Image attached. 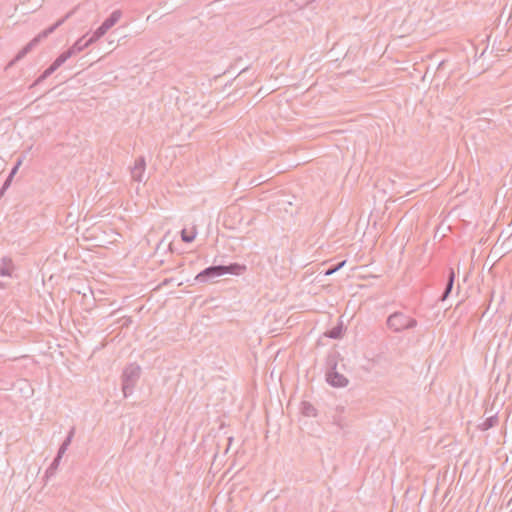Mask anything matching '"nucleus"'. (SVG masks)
I'll list each match as a JSON object with an SVG mask.
<instances>
[{
	"instance_id": "14",
	"label": "nucleus",
	"mask_w": 512,
	"mask_h": 512,
	"mask_svg": "<svg viewBox=\"0 0 512 512\" xmlns=\"http://www.w3.org/2000/svg\"><path fill=\"white\" fill-rule=\"evenodd\" d=\"M22 160L20 158L17 159L15 165L13 166L12 170L10 171L7 179L5 180L4 184L2 185V195L4 194L5 190L10 186L11 181L14 177V175L17 173L19 166L21 165Z\"/></svg>"
},
{
	"instance_id": "15",
	"label": "nucleus",
	"mask_w": 512,
	"mask_h": 512,
	"mask_svg": "<svg viewBox=\"0 0 512 512\" xmlns=\"http://www.w3.org/2000/svg\"><path fill=\"white\" fill-rule=\"evenodd\" d=\"M108 30H106L104 28L103 25H100L94 32L93 34L91 35V37L89 38L90 42L93 44L94 42H96L98 39H100L102 36H104L106 34Z\"/></svg>"
},
{
	"instance_id": "21",
	"label": "nucleus",
	"mask_w": 512,
	"mask_h": 512,
	"mask_svg": "<svg viewBox=\"0 0 512 512\" xmlns=\"http://www.w3.org/2000/svg\"><path fill=\"white\" fill-rule=\"evenodd\" d=\"M69 446H67L66 444L62 443L59 447V450H58V453L56 456H58V459H61L62 456L65 454V452L67 451Z\"/></svg>"
},
{
	"instance_id": "9",
	"label": "nucleus",
	"mask_w": 512,
	"mask_h": 512,
	"mask_svg": "<svg viewBox=\"0 0 512 512\" xmlns=\"http://www.w3.org/2000/svg\"><path fill=\"white\" fill-rule=\"evenodd\" d=\"M246 271V266L238 263H231L229 265H223V275L224 274H233V275H241Z\"/></svg>"
},
{
	"instance_id": "17",
	"label": "nucleus",
	"mask_w": 512,
	"mask_h": 512,
	"mask_svg": "<svg viewBox=\"0 0 512 512\" xmlns=\"http://www.w3.org/2000/svg\"><path fill=\"white\" fill-rule=\"evenodd\" d=\"M60 461H61V459H58V456H56L54 458V460L52 461V463L46 470V476H52L55 473V471L57 470V468L59 466Z\"/></svg>"
},
{
	"instance_id": "10",
	"label": "nucleus",
	"mask_w": 512,
	"mask_h": 512,
	"mask_svg": "<svg viewBox=\"0 0 512 512\" xmlns=\"http://www.w3.org/2000/svg\"><path fill=\"white\" fill-rule=\"evenodd\" d=\"M454 280H455V272H454L453 268H450L449 269L447 283H446V287H445V289H444V291L442 293V296L440 297L441 301H444V300H446L448 298L449 294L451 293V291L453 289Z\"/></svg>"
},
{
	"instance_id": "7",
	"label": "nucleus",
	"mask_w": 512,
	"mask_h": 512,
	"mask_svg": "<svg viewBox=\"0 0 512 512\" xmlns=\"http://www.w3.org/2000/svg\"><path fill=\"white\" fill-rule=\"evenodd\" d=\"M146 162L144 157H140L135 161L133 168L131 169V176L135 181L141 182L145 171Z\"/></svg>"
},
{
	"instance_id": "11",
	"label": "nucleus",
	"mask_w": 512,
	"mask_h": 512,
	"mask_svg": "<svg viewBox=\"0 0 512 512\" xmlns=\"http://www.w3.org/2000/svg\"><path fill=\"white\" fill-rule=\"evenodd\" d=\"M121 16L122 12L120 10H115L103 21L101 25H103L106 30H109L120 20Z\"/></svg>"
},
{
	"instance_id": "5",
	"label": "nucleus",
	"mask_w": 512,
	"mask_h": 512,
	"mask_svg": "<svg viewBox=\"0 0 512 512\" xmlns=\"http://www.w3.org/2000/svg\"><path fill=\"white\" fill-rule=\"evenodd\" d=\"M141 368L136 363L129 364L123 371L122 374V391L124 397H128L132 394V391L140 378Z\"/></svg>"
},
{
	"instance_id": "20",
	"label": "nucleus",
	"mask_w": 512,
	"mask_h": 512,
	"mask_svg": "<svg viewBox=\"0 0 512 512\" xmlns=\"http://www.w3.org/2000/svg\"><path fill=\"white\" fill-rule=\"evenodd\" d=\"M345 264V261H342L340 262L339 264H337L336 266H333L331 268H329L327 271H326V275H331L333 274L334 272H336L337 270H339L340 268H342Z\"/></svg>"
},
{
	"instance_id": "16",
	"label": "nucleus",
	"mask_w": 512,
	"mask_h": 512,
	"mask_svg": "<svg viewBox=\"0 0 512 512\" xmlns=\"http://www.w3.org/2000/svg\"><path fill=\"white\" fill-rule=\"evenodd\" d=\"M196 237V232L193 229L192 231L188 232L186 229H183L181 231V238L183 242L191 243Z\"/></svg>"
},
{
	"instance_id": "13",
	"label": "nucleus",
	"mask_w": 512,
	"mask_h": 512,
	"mask_svg": "<svg viewBox=\"0 0 512 512\" xmlns=\"http://www.w3.org/2000/svg\"><path fill=\"white\" fill-rule=\"evenodd\" d=\"M498 424V417L496 414L487 417L481 424H479L478 428L481 431L489 430Z\"/></svg>"
},
{
	"instance_id": "12",
	"label": "nucleus",
	"mask_w": 512,
	"mask_h": 512,
	"mask_svg": "<svg viewBox=\"0 0 512 512\" xmlns=\"http://www.w3.org/2000/svg\"><path fill=\"white\" fill-rule=\"evenodd\" d=\"M300 409H301L302 415H304L305 417H316L317 416V409L310 402L303 401L301 403Z\"/></svg>"
},
{
	"instance_id": "8",
	"label": "nucleus",
	"mask_w": 512,
	"mask_h": 512,
	"mask_svg": "<svg viewBox=\"0 0 512 512\" xmlns=\"http://www.w3.org/2000/svg\"><path fill=\"white\" fill-rule=\"evenodd\" d=\"M16 267L13 264L12 260L10 258H2V277L9 276V277H17V274L15 273Z\"/></svg>"
},
{
	"instance_id": "1",
	"label": "nucleus",
	"mask_w": 512,
	"mask_h": 512,
	"mask_svg": "<svg viewBox=\"0 0 512 512\" xmlns=\"http://www.w3.org/2000/svg\"><path fill=\"white\" fill-rule=\"evenodd\" d=\"M86 36L79 38L68 50L61 53L54 62L35 80L33 86L40 84L50 75H52L62 64H64L70 57L81 52L92 43L89 39L85 40Z\"/></svg>"
},
{
	"instance_id": "3",
	"label": "nucleus",
	"mask_w": 512,
	"mask_h": 512,
	"mask_svg": "<svg viewBox=\"0 0 512 512\" xmlns=\"http://www.w3.org/2000/svg\"><path fill=\"white\" fill-rule=\"evenodd\" d=\"M75 10L69 11L64 17L59 19L55 24L48 27L47 29L43 30L41 33H39L35 38H33L21 51L18 52L15 59L9 63V66L13 64L14 61L19 60L23 58L28 52L32 50L33 47H35L42 39L48 37L50 34H52L58 27H60L62 24L65 23L73 14Z\"/></svg>"
},
{
	"instance_id": "19",
	"label": "nucleus",
	"mask_w": 512,
	"mask_h": 512,
	"mask_svg": "<svg viewBox=\"0 0 512 512\" xmlns=\"http://www.w3.org/2000/svg\"><path fill=\"white\" fill-rule=\"evenodd\" d=\"M74 434H75V427H72L66 437V439L63 441L64 444H66L67 446H69L71 444V441L74 437Z\"/></svg>"
},
{
	"instance_id": "2",
	"label": "nucleus",
	"mask_w": 512,
	"mask_h": 512,
	"mask_svg": "<svg viewBox=\"0 0 512 512\" xmlns=\"http://www.w3.org/2000/svg\"><path fill=\"white\" fill-rule=\"evenodd\" d=\"M340 353L331 350L326 356V381L333 387L343 388L349 384V380L338 369Z\"/></svg>"
},
{
	"instance_id": "18",
	"label": "nucleus",
	"mask_w": 512,
	"mask_h": 512,
	"mask_svg": "<svg viewBox=\"0 0 512 512\" xmlns=\"http://www.w3.org/2000/svg\"><path fill=\"white\" fill-rule=\"evenodd\" d=\"M342 328L341 327H334L330 331H328L327 336L332 339H338L341 337Z\"/></svg>"
},
{
	"instance_id": "6",
	"label": "nucleus",
	"mask_w": 512,
	"mask_h": 512,
	"mask_svg": "<svg viewBox=\"0 0 512 512\" xmlns=\"http://www.w3.org/2000/svg\"><path fill=\"white\" fill-rule=\"evenodd\" d=\"M222 275L223 265H213L205 268L203 271L197 274L195 280L201 283H205Z\"/></svg>"
},
{
	"instance_id": "4",
	"label": "nucleus",
	"mask_w": 512,
	"mask_h": 512,
	"mask_svg": "<svg viewBox=\"0 0 512 512\" xmlns=\"http://www.w3.org/2000/svg\"><path fill=\"white\" fill-rule=\"evenodd\" d=\"M386 325L391 331L400 333L404 330L415 328L417 326V320L403 312L396 311L388 316Z\"/></svg>"
}]
</instances>
